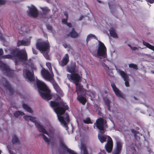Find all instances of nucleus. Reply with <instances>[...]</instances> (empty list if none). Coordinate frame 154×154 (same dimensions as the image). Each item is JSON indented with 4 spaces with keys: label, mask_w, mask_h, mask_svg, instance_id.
I'll return each mask as SVG.
<instances>
[{
    "label": "nucleus",
    "mask_w": 154,
    "mask_h": 154,
    "mask_svg": "<svg viewBox=\"0 0 154 154\" xmlns=\"http://www.w3.org/2000/svg\"><path fill=\"white\" fill-rule=\"evenodd\" d=\"M58 138L59 139L60 146L62 147L63 149H66V150L67 148H68L66 146L64 143L63 139L62 138H60L59 139V137H58Z\"/></svg>",
    "instance_id": "obj_31"
},
{
    "label": "nucleus",
    "mask_w": 154,
    "mask_h": 154,
    "mask_svg": "<svg viewBox=\"0 0 154 154\" xmlns=\"http://www.w3.org/2000/svg\"><path fill=\"white\" fill-rule=\"evenodd\" d=\"M47 27L48 29L50 30H52L53 29V27L52 26L50 25L49 24H48L47 25Z\"/></svg>",
    "instance_id": "obj_45"
},
{
    "label": "nucleus",
    "mask_w": 154,
    "mask_h": 154,
    "mask_svg": "<svg viewBox=\"0 0 154 154\" xmlns=\"http://www.w3.org/2000/svg\"><path fill=\"white\" fill-rule=\"evenodd\" d=\"M109 33L111 36L113 38H117L118 36L116 33L115 29L113 28H111L109 30Z\"/></svg>",
    "instance_id": "obj_30"
},
{
    "label": "nucleus",
    "mask_w": 154,
    "mask_h": 154,
    "mask_svg": "<svg viewBox=\"0 0 154 154\" xmlns=\"http://www.w3.org/2000/svg\"><path fill=\"white\" fill-rule=\"evenodd\" d=\"M95 38L96 39V37L94 35L92 34H90L88 35L87 37L86 41L87 44L88 43V41L90 40V39L92 38Z\"/></svg>",
    "instance_id": "obj_36"
},
{
    "label": "nucleus",
    "mask_w": 154,
    "mask_h": 154,
    "mask_svg": "<svg viewBox=\"0 0 154 154\" xmlns=\"http://www.w3.org/2000/svg\"><path fill=\"white\" fill-rule=\"evenodd\" d=\"M81 150L83 151V154H88L86 147L84 145H81Z\"/></svg>",
    "instance_id": "obj_35"
},
{
    "label": "nucleus",
    "mask_w": 154,
    "mask_h": 154,
    "mask_svg": "<svg viewBox=\"0 0 154 154\" xmlns=\"http://www.w3.org/2000/svg\"><path fill=\"white\" fill-rule=\"evenodd\" d=\"M36 84L38 89L42 91L47 90L49 89L46 84L39 80H36Z\"/></svg>",
    "instance_id": "obj_17"
},
{
    "label": "nucleus",
    "mask_w": 154,
    "mask_h": 154,
    "mask_svg": "<svg viewBox=\"0 0 154 154\" xmlns=\"http://www.w3.org/2000/svg\"><path fill=\"white\" fill-rule=\"evenodd\" d=\"M102 66L104 67V69L108 70L109 69V67L105 63H103L102 65Z\"/></svg>",
    "instance_id": "obj_46"
},
{
    "label": "nucleus",
    "mask_w": 154,
    "mask_h": 154,
    "mask_svg": "<svg viewBox=\"0 0 154 154\" xmlns=\"http://www.w3.org/2000/svg\"><path fill=\"white\" fill-rule=\"evenodd\" d=\"M76 65L75 63H72L69 65L67 66V71L72 73L75 72Z\"/></svg>",
    "instance_id": "obj_22"
},
{
    "label": "nucleus",
    "mask_w": 154,
    "mask_h": 154,
    "mask_svg": "<svg viewBox=\"0 0 154 154\" xmlns=\"http://www.w3.org/2000/svg\"><path fill=\"white\" fill-rule=\"evenodd\" d=\"M63 45L65 48H67V45L66 44V43L63 44Z\"/></svg>",
    "instance_id": "obj_61"
},
{
    "label": "nucleus",
    "mask_w": 154,
    "mask_h": 154,
    "mask_svg": "<svg viewBox=\"0 0 154 154\" xmlns=\"http://www.w3.org/2000/svg\"><path fill=\"white\" fill-rule=\"evenodd\" d=\"M42 133L43 134H39V136H42L43 137V139L45 141L48 143H49L50 141V140L44 134V133Z\"/></svg>",
    "instance_id": "obj_39"
},
{
    "label": "nucleus",
    "mask_w": 154,
    "mask_h": 154,
    "mask_svg": "<svg viewBox=\"0 0 154 154\" xmlns=\"http://www.w3.org/2000/svg\"><path fill=\"white\" fill-rule=\"evenodd\" d=\"M9 50L12 57H18L23 62L26 61L27 60V56L26 52L23 51L17 48Z\"/></svg>",
    "instance_id": "obj_2"
},
{
    "label": "nucleus",
    "mask_w": 154,
    "mask_h": 154,
    "mask_svg": "<svg viewBox=\"0 0 154 154\" xmlns=\"http://www.w3.org/2000/svg\"><path fill=\"white\" fill-rule=\"evenodd\" d=\"M84 17V16L82 15H81L80 17H79V19H78V20H82L83 18Z\"/></svg>",
    "instance_id": "obj_56"
},
{
    "label": "nucleus",
    "mask_w": 154,
    "mask_h": 154,
    "mask_svg": "<svg viewBox=\"0 0 154 154\" xmlns=\"http://www.w3.org/2000/svg\"><path fill=\"white\" fill-rule=\"evenodd\" d=\"M119 74L123 78L125 81V85L126 87H129V82L128 76L124 71L121 70L119 72Z\"/></svg>",
    "instance_id": "obj_21"
},
{
    "label": "nucleus",
    "mask_w": 154,
    "mask_h": 154,
    "mask_svg": "<svg viewBox=\"0 0 154 154\" xmlns=\"http://www.w3.org/2000/svg\"><path fill=\"white\" fill-rule=\"evenodd\" d=\"M23 74L25 78L31 82L35 80L33 71L31 72L28 69H25L23 70Z\"/></svg>",
    "instance_id": "obj_11"
},
{
    "label": "nucleus",
    "mask_w": 154,
    "mask_h": 154,
    "mask_svg": "<svg viewBox=\"0 0 154 154\" xmlns=\"http://www.w3.org/2000/svg\"><path fill=\"white\" fill-rule=\"evenodd\" d=\"M46 65L50 70V69H52L51 65V63L49 62L46 63Z\"/></svg>",
    "instance_id": "obj_44"
},
{
    "label": "nucleus",
    "mask_w": 154,
    "mask_h": 154,
    "mask_svg": "<svg viewBox=\"0 0 154 154\" xmlns=\"http://www.w3.org/2000/svg\"><path fill=\"white\" fill-rule=\"evenodd\" d=\"M28 15L33 18H36L38 16V12L36 8L33 5L30 7L29 6V9L27 11Z\"/></svg>",
    "instance_id": "obj_9"
},
{
    "label": "nucleus",
    "mask_w": 154,
    "mask_h": 154,
    "mask_svg": "<svg viewBox=\"0 0 154 154\" xmlns=\"http://www.w3.org/2000/svg\"><path fill=\"white\" fill-rule=\"evenodd\" d=\"M143 44L147 48L149 49L154 51V46L151 45L149 43L143 41Z\"/></svg>",
    "instance_id": "obj_33"
},
{
    "label": "nucleus",
    "mask_w": 154,
    "mask_h": 154,
    "mask_svg": "<svg viewBox=\"0 0 154 154\" xmlns=\"http://www.w3.org/2000/svg\"><path fill=\"white\" fill-rule=\"evenodd\" d=\"M116 146L112 152V154H120L122 148V144L120 141H117L116 143Z\"/></svg>",
    "instance_id": "obj_15"
},
{
    "label": "nucleus",
    "mask_w": 154,
    "mask_h": 154,
    "mask_svg": "<svg viewBox=\"0 0 154 154\" xmlns=\"http://www.w3.org/2000/svg\"><path fill=\"white\" fill-rule=\"evenodd\" d=\"M64 15L66 16V18L67 19L68 18V14L67 12H65L64 13Z\"/></svg>",
    "instance_id": "obj_55"
},
{
    "label": "nucleus",
    "mask_w": 154,
    "mask_h": 154,
    "mask_svg": "<svg viewBox=\"0 0 154 154\" xmlns=\"http://www.w3.org/2000/svg\"><path fill=\"white\" fill-rule=\"evenodd\" d=\"M83 122L85 124H92L93 122L91 121L90 118L87 117L85 119L83 120Z\"/></svg>",
    "instance_id": "obj_41"
},
{
    "label": "nucleus",
    "mask_w": 154,
    "mask_h": 154,
    "mask_svg": "<svg viewBox=\"0 0 154 154\" xmlns=\"http://www.w3.org/2000/svg\"><path fill=\"white\" fill-rule=\"evenodd\" d=\"M22 106L23 109L28 112L31 113H32V111L30 107L28 106L26 104L23 103V104Z\"/></svg>",
    "instance_id": "obj_32"
},
{
    "label": "nucleus",
    "mask_w": 154,
    "mask_h": 154,
    "mask_svg": "<svg viewBox=\"0 0 154 154\" xmlns=\"http://www.w3.org/2000/svg\"><path fill=\"white\" fill-rule=\"evenodd\" d=\"M42 133L43 134H39V136H42L43 137V139L45 141L48 143H49L50 141V140L44 134V133Z\"/></svg>",
    "instance_id": "obj_38"
},
{
    "label": "nucleus",
    "mask_w": 154,
    "mask_h": 154,
    "mask_svg": "<svg viewBox=\"0 0 154 154\" xmlns=\"http://www.w3.org/2000/svg\"><path fill=\"white\" fill-rule=\"evenodd\" d=\"M5 3V1L3 0H0V5H3Z\"/></svg>",
    "instance_id": "obj_49"
},
{
    "label": "nucleus",
    "mask_w": 154,
    "mask_h": 154,
    "mask_svg": "<svg viewBox=\"0 0 154 154\" xmlns=\"http://www.w3.org/2000/svg\"><path fill=\"white\" fill-rule=\"evenodd\" d=\"M12 142L13 144H19L20 143L19 138L16 136V135L15 134L12 137Z\"/></svg>",
    "instance_id": "obj_29"
},
{
    "label": "nucleus",
    "mask_w": 154,
    "mask_h": 154,
    "mask_svg": "<svg viewBox=\"0 0 154 154\" xmlns=\"http://www.w3.org/2000/svg\"><path fill=\"white\" fill-rule=\"evenodd\" d=\"M24 113L22 112L19 111H16L14 113V116L16 117H18L20 115L23 116Z\"/></svg>",
    "instance_id": "obj_37"
},
{
    "label": "nucleus",
    "mask_w": 154,
    "mask_h": 154,
    "mask_svg": "<svg viewBox=\"0 0 154 154\" xmlns=\"http://www.w3.org/2000/svg\"><path fill=\"white\" fill-rule=\"evenodd\" d=\"M98 41L99 45L97 50V55L106 58L107 57L106 48L103 43L100 41Z\"/></svg>",
    "instance_id": "obj_8"
},
{
    "label": "nucleus",
    "mask_w": 154,
    "mask_h": 154,
    "mask_svg": "<svg viewBox=\"0 0 154 154\" xmlns=\"http://www.w3.org/2000/svg\"><path fill=\"white\" fill-rule=\"evenodd\" d=\"M105 132H99L98 135V137L100 142L103 143L106 141L107 138L108 139V136L104 134Z\"/></svg>",
    "instance_id": "obj_23"
},
{
    "label": "nucleus",
    "mask_w": 154,
    "mask_h": 154,
    "mask_svg": "<svg viewBox=\"0 0 154 154\" xmlns=\"http://www.w3.org/2000/svg\"><path fill=\"white\" fill-rule=\"evenodd\" d=\"M111 86L114 92L116 95L119 97H123V94L116 87L115 84L112 83L111 84Z\"/></svg>",
    "instance_id": "obj_18"
},
{
    "label": "nucleus",
    "mask_w": 154,
    "mask_h": 154,
    "mask_svg": "<svg viewBox=\"0 0 154 154\" xmlns=\"http://www.w3.org/2000/svg\"><path fill=\"white\" fill-rule=\"evenodd\" d=\"M0 84H1L4 88L7 90H8L11 95L14 94V91L11 85L5 78L0 77Z\"/></svg>",
    "instance_id": "obj_6"
},
{
    "label": "nucleus",
    "mask_w": 154,
    "mask_h": 154,
    "mask_svg": "<svg viewBox=\"0 0 154 154\" xmlns=\"http://www.w3.org/2000/svg\"><path fill=\"white\" fill-rule=\"evenodd\" d=\"M133 154H140L139 153H137L136 150L134 149V152L133 153Z\"/></svg>",
    "instance_id": "obj_60"
},
{
    "label": "nucleus",
    "mask_w": 154,
    "mask_h": 154,
    "mask_svg": "<svg viewBox=\"0 0 154 154\" xmlns=\"http://www.w3.org/2000/svg\"><path fill=\"white\" fill-rule=\"evenodd\" d=\"M69 61V58L68 54H66L62 60L59 62L60 66H66Z\"/></svg>",
    "instance_id": "obj_24"
},
{
    "label": "nucleus",
    "mask_w": 154,
    "mask_h": 154,
    "mask_svg": "<svg viewBox=\"0 0 154 154\" xmlns=\"http://www.w3.org/2000/svg\"><path fill=\"white\" fill-rule=\"evenodd\" d=\"M129 67L130 68H133L135 70H137L138 69L137 65L134 63H131L129 64Z\"/></svg>",
    "instance_id": "obj_42"
},
{
    "label": "nucleus",
    "mask_w": 154,
    "mask_h": 154,
    "mask_svg": "<svg viewBox=\"0 0 154 154\" xmlns=\"http://www.w3.org/2000/svg\"><path fill=\"white\" fill-rule=\"evenodd\" d=\"M134 134V136H135L136 135V134H138L139 133V132L138 131H137L134 129H133L131 131Z\"/></svg>",
    "instance_id": "obj_48"
},
{
    "label": "nucleus",
    "mask_w": 154,
    "mask_h": 154,
    "mask_svg": "<svg viewBox=\"0 0 154 154\" xmlns=\"http://www.w3.org/2000/svg\"><path fill=\"white\" fill-rule=\"evenodd\" d=\"M41 73L42 76L45 79L50 81L52 79L49 71L45 69H42Z\"/></svg>",
    "instance_id": "obj_20"
},
{
    "label": "nucleus",
    "mask_w": 154,
    "mask_h": 154,
    "mask_svg": "<svg viewBox=\"0 0 154 154\" xmlns=\"http://www.w3.org/2000/svg\"><path fill=\"white\" fill-rule=\"evenodd\" d=\"M98 154H106V153L105 150H103L101 151V152Z\"/></svg>",
    "instance_id": "obj_52"
},
{
    "label": "nucleus",
    "mask_w": 154,
    "mask_h": 154,
    "mask_svg": "<svg viewBox=\"0 0 154 154\" xmlns=\"http://www.w3.org/2000/svg\"><path fill=\"white\" fill-rule=\"evenodd\" d=\"M105 105L106 106L108 110L109 111H111V106L110 103H111L110 100L107 97H104L103 99Z\"/></svg>",
    "instance_id": "obj_27"
},
{
    "label": "nucleus",
    "mask_w": 154,
    "mask_h": 154,
    "mask_svg": "<svg viewBox=\"0 0 154 154\" xmlns=\"http://www.w3.org/2000/svg\"><path fill=\"white\" fill-rule=\"evenodd\" d=\"M68 19H62V22L63 23L66 24L67 23V20Z\"/></svg>",
    "instance_id": "obj_47"
},
{
    "label": "nucleus",
    "mask_w": 154,
    "mask_h": 154,
    "mask_svg": "<svg viewBox=\"0 0 154 154\" xmlns=\"http://www.w3.org/2000/svg\"><path fill=\"white\" fill-rule=\"evenodd\" d=\"M32 49L33 54H37V51L35 49H34V48H32Z\"/></svg>",
    "instance_id": "obj_51"
},
{
    "label": "nucleus",
    "mask_w": 154,
    "mask_h": 154,
    "mask_svg": "<svg viewBox=\"0 0 154 154\" xmlns=\"http://www.w3.org/2000/svg\"><path fill=\"white\" fill-rule=\"evenodd\" d=\"M0 69L2 71H5L7 76L10 77H13L14 74V71L10 69L9 67L5 63L0 60Z\"/></svg>",
    "instance_id": "obj_7"
},
{
    "label": "nucleus",
    "mask_w": 154,
    "mask_h": 154,
    "mask_svg": "<svg viewBox=\"0 0 154 154\" xmlns=\"http://www.w3.org/2000/svg\"><path fill=\"white\" fill-rule=\"evenodd\" d=\"M97 128L100 130L99 132H105L106 129L108 128L107 124L106 121L102 118L97 119L95 123L94 124Z\"/></svg>",
    "instance_id": "obj_4"
},
{
    "label": "nucleus",
    "mask_w": 154,
    "mask_h": 154,
    "mask_svg": "<svg viewBox=\"0 0 154 154\" xmlns=\"http://www.w3.org/2000/svg\"><path fill=\"white\" fill-rule=\"evenodd\" d=\"M109 6L110 9H111V7L109 4Z\"/></svg>",
    "instance_id": "obj_63"
},
{
    "label": "nucleus",
    "mask_w": 154,
    "mask_h": 154,
    "mask_svg": "<svg viewBox=\"0 0 154 154\" xmlns=\"http://www.w3.org/2000/svg\"><path fill=\"white\" fill-rule=\"evenodd\" d=\"M40 8L42 11V17L44 18L49 19L51 17V16L48 17L49 13L51 12V10L47 7H41Z\"/></svg>",
    "instance_id": "obj_16"
},
{
    "label": "nucleus",
    "mask_w": 154,
    "mask_h": 154,
    "mask_svg": "<svg viewBox=\"0 0 154 154\" xmlns=\"http://www.w3.org/2000/svg\"><path fill=\"white\" fill-rule=\"evenodd\" d=\"M0 91L1 93H2L3 92L5 93V91H3V89L1 88H0Z\"/></svg>",
    "instance_id": "obj_58"
},
{
    "label": "nucleus",
    "mask_w": 154,
    "mask_h": 154,
    "mask_svg": "<svg viewBox=\"0 0 154 154\" xmlns=\"http://www.w3.org/2000/svg\"><path fill=\"white\" fill-rule=\"evenodd\" d=\"M133 50H135L137 49V48L136 47H132V48H131Z\"/></svg>",
    "instance_id": "obj_57"
},
{
    "label": "nucleus",
    "mask_w": 154,
    "mask_h": 154,
    "mask_svg": "<svg viewBox=\"0 0 154 154\" xmlns=\"http://www.w3.org/2000/svg\"><path fill=\"white\" fill-rule=\"evenodd\" d=\"M36 48L40 51L46 52L49 50L50 46L48 42L40 40H38L36 44Z\"/></svg>",
    "instance_id": "obj_5"
},
{
    "label": "nucleus",
    "mask_w": 154,
    "mask_h": 154,
    "mask_svg": "<svg viewBox=\"0 0 154 154\" xmlns=\"http://www.w3.org/2000/svg\"><path fill=\"white\" fill-rule=\"evenodd\" d=\"M50 105L54 108V110L57 114L63 115L66 110H69V107L67 103L63 101L56 102L54 101L50 102Z\"/></svg>",
    "instance_id": "obj_1"
},
{
    "label": "nucleus",
    "mask_w": 154,
    "mask_h": 154,
    "mask_svg": "<svg viewBox=\"0 0 154 154\" xmlns=\"http://www.w3.org/2000/svg\"><path fill=\"white\" fill-rule=\"evenodd\" d=\"M44 92H39L40 95L42 98L48 101L51 99L52 95L51 94V91L49 89L44 91Z\"/></svg>",
    "instance_id": "obj_12"
},
{
    "label": "nucleus",
    "mask_w": 154,
    "mask_h": 154,
    "mask_svg": "<svg viewBox=\"0 0 154 154\" xmlns=\"http://www.w3.org/2000/svg\"><path fill=\"white\" fill-rule=\"evenodd\" d=\"M60 99H61V98L60 97V96H59L57 95V98L56 99V100H60Z\"/></svg>",
    "instance_id": "obj_59"
},
{
    "label": "nucleus",
    "mask_w": 154,
    "mask_h": 154,
    "mask_svg": "<svg viewBox=\"0 0 154 154\" xmlns=\"http://www.w3.org/2000/svg\"><path fill=\"white\" fill-rule=\"evenodd\" d=\"M79 35L75 31L74 28H72L71 31L67 35V36H70L72 38H75L78 37Z\"/></svg>",
    "instance_id": "obj_26"
},
{
    "label": "nucleus",
    "mask_w": 154,
    "mask_h": 154,
    "mask_svg": "<svg viewBox=\"0 0 154 154\" xmlns=\"http://www.w3.org/2000/svg\"><path fill=\"white\" fill-rule=\"evenodd\" d=\"M24 117L26 120L27 121L30 120L33 123H34L35 126L37 128L39 132L45 134L48 136L49 135L47 131L44 127L41 125L38 122H36L35 117L27 115L25 116Z\"/></svg>",
    "instance_id": "obj_3"
},
{
    "label": "nucleus",
    "mask_w": 154,
    "mask_h": 154,
    "mask_svg": "<svg viewBox=\"0 0 154 154\" xmlns=\"http://www.w3.org/2000/svg\"><path fill=\"white\" fill-rule=\"evenodd\" d=\"M137 134H136V135L135 136H134V137L135 138H136V139H137Z\"/></svg>",
    "instance_id": "obj_64"
},
{
    "label": "nucleus",
    "mask_w": 154,
    "mask_h": 154,
    "mask_svg": "<svg viewBox=\"0 0 154 154\" xmlns=\"http://www.w3.org/2000/svg\"><path fill=\"white\" fill-rule=\"evenodd\" d=\"M3 54V51L2 49H0V55H2Z\"/></svg>",
    "instance_id": "obj_54"
},
{
    "label": "nucleus",
    "mask_w": 154,
    "mask_h": 154,
    "mask_svg": "<svg viewBox=\"0 0 154 154\" xmlns=\"http://www.w3.org/2000/svg\"><path fill=\"white\" fill-rule=\"evenodd\" d=\"M113 147V142L111 138L109 136H108V140L105 147L106 151L108 153L111 152Z\"/></svg>",
    "instance_id": "obj_14"
},
{
    "label": "nucleus",
    "mask_w": 154,
    "mask_h": 154,
    "mask_svg": "<svg viewBox=\"0 0 154 154\" xmlns=\"http://www.w3.org/2000/svg\"><path fill=\"white\" fill-rule=\"evenodd\" d=\"M30 41H25L23 40H18L17 42V46L19 47L21 45L27 46L29 45Z\"/></svg>",
    "instance_id": "obj_25"
},
{
    "label": "nucleus",
    "mask_w": 154,
    "mask_h": 154,
    "mask_svg": "<svg viewBox=\"0 0 154 154\" xmlns=\"http://www.w3.org/2000/svg\"><path fill=\"white\" fill-rule=\"evenodd\" d=\"M58 119L59 121L63 124L65 126H67V122H70L69 116L67 113H64L63 116L62 115L57 114Z\"/></svg>",
    "instance_id": "obj_10"
},
{
    "label": "nucleus",
    "mask_w": 154,
    "mask_h": 154,
    "mask_svg": "<svg viewBox=\"0 0 154 154\" xmlns=\"http://www.w3.org/2000/svg\"><path fill=\"white\" fill-rule=\"evenodd\" d=\"M76 86V92H78V91H80L82 90L83 89V86L79 83H78L77 85Z\"/></svg>",
    "instance_id": "obj_34"
},
{
    "label": "nucleus",
    "mask_w": 154,
    "mask_h": 154,
    "mask_svg": "<svg viewBox=\"0 0 154 154\" xmlns=\"http://www.w3.org/2000/svg\"><path fill=\"white\" fill-rule=\"evenodd\" d=\"M48 51L45 52H44L43 53V55H44V57L47 60H51V59H50V58L48 54V53L49 52V50H48Z\"/></svg>",
    "instance_id": "obj_40"
},
{
    "label": "nucleus",
    "mask_w": 154,
    "mask_h": 154,
    "mask_svg": "<svg viewBox=\"0 0 154 154\" xmlns=\"http://www.w3.org/2000/svg\"><path fill=\"white\" fill-rule=\"evenodd\" d=\"M128 45L131 48H132V46H131V45L130 44H128Z\"/></svg>",
    "instance_id": "obj_62"
},
{
    "label": "nucleus",
    "mask_w": 154,
    "mask_h": 154,
    "mask_svg": "<svg viewBox=\"0 0 154 154\" xmlns=\"http://www.w3.org/2000/svg\"><path fill=\"white\" fill-rule=\"evenodd\" d=\"M77 99L80 103L83 105H85V104L87 101L86 97L79 95L78 96Z\"/></svg>",
    "instance_id": "obj_28"
},
{
    "label": "nucleus",
    "mask_w": 154,
    "mask_h": 154,
    "mask_svg": "<svg viewBox=\"0 0 154 154\" xmlns=\"http://www.w3.org/2000/svg\"><path fill=\"white\" fill-rule=\"evenodd\" d=\"M70 79L73 81V83H74L75 85H77L78 83L81 81V77L80 75L77 73H73L70 74Z\"/></svg>",
    "instance_id": "obj_13"
},
{
    "label": "nucleus",
    "mask_w": 154,
    "mask_h": 154,
    "mask_svg": "<svg viewBox=\"0 0 154 154\" xmlns=\"http://www.w3.org/2000/svg\"><path fill=\"white\" fill-rule=\"evenodd\" d=\"M1 58L3 59H11L12 58L11 54H7L2 56Z\"/></svg>",
    "instance_id": "obj_43"
},
{
    "label": "nucleus",
    "mask_w": 154,
    "mask_h": 154,
    "mask_svg": "<svg viewBox=\"0 0 154 154\" xmlns=\"http://www.w3.org/2000/svg\"><path fill=\"white\" fill-rule=\"evenodd\" d=\"M51 81L54 88L55 89L57 92L60 95H61L62 94V91L58 84L53 79H51Z\"/></svg>",
    "instance_id": "obj_19"
},
{
    "label": "nucleus",
    "mask_w": 154,
    "mask_h": 154,
    "mask_svg": "<svg viewBox=\"0 0 154 154\" xmlns=\"http://www.w3.org/2000/svg\"><path fill=\"white\" fill-rule=\"evenodd\" d=\"M146 1L152 4L154 3V0H146Z\"/></svg>",
    "instance_id": "obj_50"
},
{
    "label": "nucleus",
    "mask_w": 154,
    "mask_h": 154,
    "mask_svg": "<svg viewBox=\"0 0 154 154\" xmlns=\"http://www.w3.org/2000/svg\"><path fill=\"white\" fill-rule=\"evenodd\" d=\"M66 25L69 27L71 28L72 26V24L70 23H69L67 22V23L66 24Z\"/></svg>",
    "instance_id": "obj_53"
}]
</instances>
